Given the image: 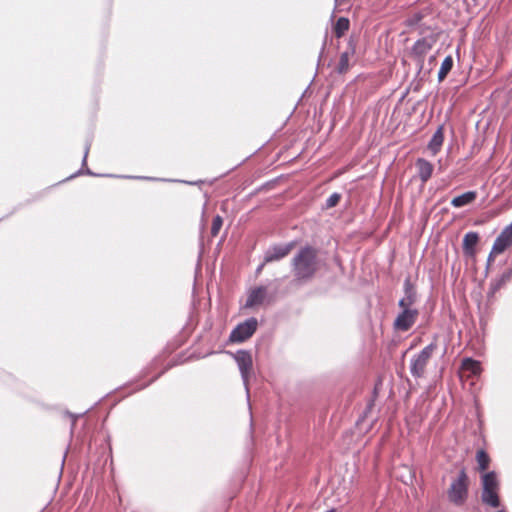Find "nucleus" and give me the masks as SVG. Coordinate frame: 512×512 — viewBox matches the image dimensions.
I'll list each match as a JSON object with an SVG mask.
<instances>
[{
    "label": "nucleus",
    "mask_w": 512,
    "mask_h": 512,
    "mask_svg": "<svg viewBox=\"0 0 512 512\" xmlns=\"http://www.w3.org/2000/svg\"><path fill=\"white\" fill-rule=\"evenodd\" d=\"M294 276L298 280L313 277L318 269L317 251L311 246L303 247L292 261Z\"/></svg>",
    "instance_id": "1"
},
{
    "label": "nucleus",
    "mask_w": 512,
    "mask_h": 512,
    "mask_svg": "<svg viewBox=\"0 0 512 512\" xmlns=\"http://www.w3.org/2000/svg\"><path fill=\"white\" fill-rule=\"evenodd\" d=\"M499 481L495 472H487L482 475V502L493 508L500 506L498 495Z\"/></svg>",
    "instance_id": "2"
},
{
    "label": "nucleus",
    "mask_w": 512,
    "mask_h": 512,
    "mask_svg": "<svg viewBox=\"0 0 512 512\" xmlns=\"http://www.w3.org/2000/svg\"><path fill=\"white\" fill-rule=\"evenodd\" d=\"M468 476L465 470H461L459 476L454 480L448 490V496L451 502L456 505H462L467 498Z\"/></svg>",
    "instance_id": "3"
},
{
    "label": "nucleus",
    "mask_w": 512,
    "mask_h": 512,
    "mask_svg": "<svg viewBox=\"0 0 512 512\" xmlns=\"http://www.w3.org/2000/svg\"><path fill=\"white\" fill-rule=\"evenodd\" d=\"M435 346L430 344L414 355L410 361V372L414 377H422L426 366L434 352Z\"/></svg>",
    "instance_id": "4"
},
{
    "label": "nucleus",
    "mask_w": 512,
    "mask_h": 512,
    "mask_svg": "<svg viewBox=\"0 0 512 512\" xmlns=\"http://www.w3.org/2000/svg\"><path fill=\"white\" fill-rule=\"evenodd\" d=\"M257 319L249 318L243 323L238 324L230 334V341L235 343H241L250 338L257 329Z\"/></svg>",
    "instance_id": "5"
},
{
    "label": "nucleus",
    "mask_w": 512,
    "mask_h": 512,
    "mask_svg": "<svg viewBox=\"0 0 512 512\" xmlns=\"http://www.w3.org/2000/svg\"><path fill=\"white\" fill-rule=\"evenodd\" d=\"M235 361L237 362L238 368L241 373L246 390L248 391V379L252 371L253 360L250 352L240 350L234 355Z\"/></svg>",
    "instance_id": "6"
},
{
    "label": "nucleus",
    "mask_w": 512,
    "mask_h": 512,
    "mask_svg": "<svg viewBox=\"0 0 512 512\" xmlns=\"http://www.w3.org/2000/svg\"><path fill=\"white\" fill-rule=\"evenodd\" d=\"M402 312L394 321V327L400 331L409 330L416 322L418 310L413 308H401Z\"/></svg>",
    "instance_id": "7"
},
{
    "label": "nucleus",
    "mask_w": 512,
    "mask_h": 512,
    "mask_svg": "<svg viewBox=\"0 0 512 512\" xmlns=\"http://www.w3.org/2000/svg\"><path fill=\"white\" fill-rule=\"evenodd\" d=\"M512 245V222L506 226L495 239L493 244V253H503Z\"/></svg>",
    "instance_id": "8"
},
{
    "label": "nucleus",
    "mask_w": 512,
    "mask_h": 512,
    "mask_svg": "<svg viewBox=\"0 0 512 512\" xmlns=\"http://www.w3.org/2000/svg\"><path fill=\"white\" fill-rule=\"evenodd\" d=\"M293 246H294L293 243H288L285 245H276V246L269 248L265 252L264 263L278 261V260L284 258L291 252Z\"/></svg>",
    "instance_id": "9"
},
{
    "label": "nucleus",
    "mask_w": 512,
    "mask_h": 512,
    "mask_svg": "<svg viewBox=\"0 0 512 512\" xmlns=\"http://www.w3.org/2000/svg\"><path fill=\"white\" fill-rule=\"evenodd\" d=\"M404 297L399 301L400 308H412L414 303L416 302V291L411 284L410 280L407 279L404 283Z\"/></svg>",
    "instance_id": "10"
},
{
    "label": "nucleus",
    "mask_w": 512,
    "mask_h": 512,
    "mask_svg": "<svg viewBox=\"0 0 512 512\" xmlns=\"http://www.w3.org/2000/svg\"><path fill=\"white\" fill-rule=\"evenodd\" d=\"M267 290L265 287H257L250 291L247 301H246V307H253L256 305H260L263 303L264 299L266 298Z\"/></svg>",
    "instance_id": "11"
},
{
    "label": "nucleus",
    "mask_w": 512,
    "mask_h": 512,
    "mask_svg": "<svg viewBox=\"0 0 512 512\" xmlns=\"http://www.w3.org/2000/svg\"><path fill=\"white\" fill-rule=\"evenodd\" d=\"M479 241V235L476 232H468L463 238V251L468 256L475 255V246Z\"/></svg>",
    "instance_id": "12"
},
{
    "label": "nucleus",
    "mask_w": 512,
    "mask_h": 512,
    "mask_svg": "<svg viewBox=\"0 0 512 512\" xmlns=\"http://www.w3.org/2000/svg\"><path fill=\"white\" fill-rule=\"evenodd\" d=\"M476 198H477V192L468 191V192L463 193L462 195L454 197L451 201V205L455 208H460V207L471 204L472 202L475 201Z\"/></svg>",
    "instance_id": "13"
},
{
    "label": "nucleus",
    "mask_w": 512,
    "mask_h": 512,
    "mask_svg": "<svg viewBox=\"0 0 512 512\" xmlns=\"http://www.w3.org/2000/svg\"><path fill=\"white\" fill-rule=\"evenodd\" d=\"M461 370L468 376H478L481 373V365L479 361L471 358H465L461 364Z\"/></svg>",
    "instance_id": "14"
},
{
    "label": "nucleus",
    "mask_w": 512,
    "mask_h": 512,
    "mask_svg": "<svg viewBox=\"0 0 512 512\" xmlns=\"http://www.w3.org/2000/svg\"><path fill=\"white\" fill-rule=\"evenodd\" d=\"M418 174L423 182H426L432 175L433 165L425 159H418L416 162Z\"/></svg>",
    "instance_id": "15"
},
{
    "label": "nucleus",
    "mask_w": 512,
    "mask_h": 512,
    "mask_svg": "<svg viewBox=\"0 0 512 512\" xmlns=\"http://www.w3.org/2000/svg\"><path fill=\"white\" fill-rule=\"evenodd\" d=\"M443 139L444 136L442 127H439L428 144V149L432 152L433 155H435L440 150L443 144Z\"/></svg>",
    "instance_id": "16"
},
{
    "label": "nucleus",
    "mask_w": 512,
    "mask_h": 512,
    "mask_svg": "<svg viewBox=\"0 0 512 512\" xmlns=\"http://www.w3.org/2000/svg\"><path fill=\"white\" fill-rule=\"evenodd\" d=\"M453 67V59L451 56H447L441 66H440V69H439V72H438V80L439 81H443L445 79V77L447 76V74L451 71Z\"/></svg>",
    "instance_id": "17"
},
{
    "label": "nucleus",
    "mask_w": 512,
    "mask_h": 512,
    "mask_svg": "<svg viewBox=\"0 0 512 512\" xmlns=\"http://www.w3.org/2000/svg\"><path fill=\"white\" fill-rule=\"evenodd\" d=\"M476 460L480 471H485L490 464V457L484 450L477 451Z\"/></svg>",
    "instance_id": "18"
},
{
    "label": "nucleus",
    "mask_w": 512,
    "mask_h": 512,
    "mask_svg": "<svg viewBox=\"0 0 512 512\" xmlns=\"http://www.w3.org/2000/svg\"><path fill=\"white\" fill-rule=\"evenodd\" d=\"M349 29V20L347 18H339L335 25V33L341 37Z\"/></svg>",
    "instance_id": "19"
},
{
    "label": "nucleus",
    "mask_w": 512,
    "mask_h": 512,
    "mask_svg": "<svg viewBox=\"0 0 512 512\" xmlns=\"http://www.w3.org/2000/svg\"><path fill=\"white\" fill-rule=\"evenodd\" d=\"M350 53L344 52L341 54L337 70L339 73H345L349 69Z\"/></svg>",
    "instance_id": "20"
},
{
    "label": "nucleus",
    "mask_w": 512,
    "mask_h": 512,
    "mask_svg": "<svg viewBox=\"0 0 512 512\" xmlns=\"http://www.w3.org/2000/svg\"><path fill=\"white\" fill-rule=\"evenodd\" d=\"M430 49V46L425 40H419L415 43L413 50L416 54H425Z\"/></svg>",
    "instance_id": "21"
},
{
    "label": "nucleus",
    "mask_w": 512,
    "mask_h": 512,
    "mask_svg": "<svg viewBox=\"0 0 512 512\" xmlns=\"http://www.w3.org/2000/svg\"><path fill=\"white\" fill-rule=\"evenodd\" d=\"M222 224H223V220L220 216L214 217L213 222H212V227H211L212 236H216L219 233V231L222 227Z\"/></svg>",
    "instance_id": "22"
},
{
    "label": "nucleus",
    "mask_w": 512,
    "mask_h": 512,
    "mask_svg": "<svg viewBox=\"0 0 512 512\" xmlns=\"http://www.w3.org/2000/svg\"><path fill=\"white\" fill-rule=\"evenodd\" d=\"M404 470L406 472L405 475L404 474L403 475L396 474V476L398 478H400L402 482H404L405 484H408L409 482H412L414 475L412 473V470L409 467L405 466Z\"/></svg>",
    "instance_id": "23"
},
{
    "label": "nucleus",
    "mask_w": 512,
    "mask_h": 512,
    "mask_svg": "<svg viewBox=\"0 0 512 512\" xmlns=\"http://www.w3.org/2000/svg\"><path fill=\"white\" fill-rule=\"evenodd\" d=\"M340 200V195L338 193H333L329 196V198L326 200V207L332 208L338 204Z\"/></svg>",
    "instance_id": "24"
},
{
    "label": "nucleus",
    "mask_w": 512,
    "mask_h": 512,
    "mask_svg": "<svg viewBox=\"0 0 512 512\" xmlns=\"http://www.w3.org/2000/svg\"><path fill=\"white\" fill-rule=\"evenodd\" d=\"M500 253H493V248L491 249V252L487 259V270L489 269L491 263L494 261V258L499 255Z\"/></svg>",
    "instance_id": "25"
},
{
    "label": "nucleus",
    "mask_w": 512,
    "mask_h": 512,
    "mask_svg": "<svg viewBox=\"0 0 512 512\" xmlns=\"http://www.w3.org/2000/svg\"><path fill=\"white\" fill-rule=\"evenodd\" d=\"M89 149H90V144H86L85 153H84V160H83L84 163L86 162V158L88 156Z\"/></svg>",
    "instance_id": "26"
},
{
    "label": "nucleus",
    "mask_w": 512,
    "mask_h": 512,
    "mask_svg": "<svg viewBox=\"0 0 512 512\" xmlns=\"http://www.w3.org/2000/svg\"><path fill=\"white\" fill-rule=\"evenodd\" d=\"M263 266H264V264H261V265L258 267L257 272H260V271L262 270Z\"/></svg>",
    "instance_id": "27"
},
{
    "label": "nucleus",
    "mask_w": 512,
    "mask_h": 512,
    "mask_svg": "<svg viewBox=\"0 0 512 512\" xmlns=\"http://www.w3.org/2000/svg\"><path fill=\"white\" fill-rule=\"evenodd\" d=\"M326 512H337V510L336 509H330V510H328Z\"/></svg>",
    "instance_id": "28"
}]
</instances>
